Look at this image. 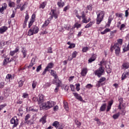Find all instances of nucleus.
<instances>
[{
  "mask_svg": "<svg viewBox=\"0 0 129 129\" xmlns=\"http://www.w3.org/2000/svg\"><path fill=\"white\" fill-rule=\"evenodd\" d=\"M37 101L39 105V107L41 110H47L50 109V108L53 107V106L56 104L55 102L52 101H49L46 103L44 102V95L42 94H40L38 96Z\"/></svg>",
  "mask_w": 129,
  "mask_h": 129,
  "instance_id": "f257e3e1",
  "label": "nucleus"
},
{
  "mask_svg": "<svg viewBox=\"0 0 129 129\" xmlns=\"http://www.w3.org/2000/svg\"><path fill=\"white\" fill-rule=\"evenodd\" d=\"M115 50V54L117 57H119L120 54V47H119V44L115 43L114 45H111L110 47L111 52H113Z\"/></svg>",
  "mask_w": 129,
  "mask_h": 129,
  "instance_id": "f03ea898",
  "label": "nucleus"
},
{
  "mask_svg": "<svg viewBox=\"0 0 129 129\" xmlns=\"http://www.w3.org/2000/svg\"><path fill=\"white\" fill-rule=\"evenodd\" d=\"M39 32V27L36 25H33L30 29L28 30V36H33L35 34H38Z\"/></svg>",
  "mask_w": 129,
  "mask_h": 129,
  "instance_id": "7ed1b4c3",
  "label": "nucleus"
},
{
  "mask_svg": "<svg viewBox=\"0 0 129 129\" xmlns=\"http://www.w3.org/2000/svg\"><path fill=\"white\" fill-rule=\"evenodd\" d=\"M104 11H99V14H97V17L96 18V24L99 25L101 22L103 20V18H104Z\"/></svg>",
  "mask_w": 129,
  "mask_h": 129,
  "instance_id": "20e7f679",
  "label": "nucleus"
},
{
  "mask_svg": "<svg viewBox=\"0 0 129 129\" xmlns=\"http://www.w3.org/2000/svg\"><path fill=\"white\" fill-rule=\"evenodd\" d=\"M10 123L11 124H13V128H15V127H17L19 125V119L17 118V116H15L12 117L10 120Z\"/></svg>",
  "mask_w": 129,
  "mask_h": 129,
  "instance_id": "39448f33",
  "label": "nucleus"
},
{
  "mask_svg": "<svg viewBox=\"0 0 129 129\" xmlns=\"http://www.w3.org/2000/svg\"><path fill=\"white\" fill-rule=\"evenodd\" d=\"M94 73L98 77H101V75L104 73V68L100 67L99 69L94 71Z\"/></svg>",
  "mask_w": 129,
  "mask_h": 129,
  "instance_id": "423d86ee",
  "label": "nucleus"
},
{
  "mask_svg": "<svg viewBox=\"0 0 129 129\" xmlns=\"http://www.w3.org/2000/svg\"><path fill=\"white\" fill-rule=\"evenodd\" d=\"M81 18L82 19V22L85 24H87V23H89L90 21H91V19L90 18H89L88 20L86 19V16L85 15V13L84 11H82L81 13Z\"/></svg>",
  "mask_w": 129,
  "mask_h": 129,
  "instance_id": "0eeeda50",
  "label": "nucleus"
},
{
  "mask_svg": "<svg viewBox=\"0 0 129 129\" xmlns=\"http://www.w3.org/2000/svg\"><path fill=\"white\" fill-rule=\"evenodd\" d=\"M51 13L52 14V15L49 17L50 21H51V20H52L53 19V18H54V19H57L58 15H57V14L55 13L54 10L52 9L51 10Z\"/></svg>",
  "mask_w": 129,
  "mask_h": 129,
  "instance_id": "6e6552de",
  "label": "nucleus"
},
{
  "mask_svg": "<svg viewBox=\"0 0 129 129\" xmlns=\"http://www.w3.org/2000/svg\"><path fill=\"white\" fill-rule=\"evenodd\" d=\"M81 27V24H78V23H76V24H74V27L70 29V34H71V35H73V33H74V31H73V29H75V28H77V29H78ZM72 31H73V32H72Z\"/></svg>",
  "mask_w": 129,
  "mask_h": 129,
  "instance_id": "1a4fd4ad",
  "label": "nucleus"
},
{
  "mask_svg": "<svg viewBox=\"0 0 129 129\" xmlns=\"http://www.w3.org/2000/svg\"><path fill=\"white\" fill-rule=\"evenodd\" d=\"M39 122H41L42 124H45L47 122V116L44 115L39 120Z\"/></svg>",
  "mask_w": 129,
  "mask_h": 129,
  "instance_id": "9d476101",
  "label": "nucleus"
},
{
  "mask_svg": "<svg viewBox=\"0 0 129 129\" xmlns=\"http://www.w3.org/2000/svg\"><path fill=\"white\" fill-rule=\"evenodd\" d=\"M88 70L87 68H84L82 69L81 72V75L82 76H86V74H87Z\"/></svg>",
  "mask_w": 129,
  "mask_h": 129,
  "instance_id": "9b49d317",
  "label": "nucleus"
},
{
  "mask_svg": "<svg viewBox=\"0 0 129 129\" xmlns=\"http://www.w3.org/2000/svg\"><path fill=\"white\" fill-rule=\"evenodd\" d=\"M58 8H63L65 6V3L62 2V0H60L57 3Z\"/></svg>",
  "mask_w": 129,
  "mask_h": 129,
  "instance_id": "f8f14e48",
  "label": "nucleus"
},
{
  "mask_svg": "<svg viewBox=\"0 0 129 129\" xmlns=\"http://www.w3.org/2000/svg\"><path fill=\"white\" fill-rule=\"evenodd\" d=\"M19 50V47H17L15 48V50L10 51V55H11V56H14L16 53H18Z\"/></svg>",
  "mask_w": 129,
  "mask_h": 129,
  "instance_id": "ddd939ff",
  "label": "nucleus"
},
{
  "mask_svg": "<svg viewBox=\"0 0 129 129\" xmlns=\"http://www.w3.org/2000/svg\"><path fill=\"white\" fill-rule=\"evenodd\" d=\"M105 80H106V79L105 77L101 78L99 79V81H98V83H97L98 87H99L100 85H101L102 82H104V81H105Z\"/></svg>",
  "mask_w": 129,
  "mask_h": 129,
  "instance_id": "4468645a",
  "label": "nucleus"
},
{
  "mask_svg": "<svg viewBox=\"0 0 129 129\" xmlns=\"http://www.w3.org/2000/svg\"><path fill=\"white\" fill-rule=\"evenodd\" d=\"M73 94L77 99H78L80 101H82V97H81L80 95L78 94L77 93H73Z\"/></svg>",
  "mask_w": 129,
  "mask_h": 129,
  "instance_id": "2eb2a0df",
  "label": "nucleus"
},
{
  "mask_svg": "<svg viewBox=\"0 0 129 129\" xmlns=\"http://www.w3.org/2000/svg\"><path fill=\"white\" fill-rule=\"evenodd\" d=\"M50 21H51L50 20V18H48V19L44 22V23L42 26V28H46V27H47L48 25L50 24Z\"/></svg>",
  "mask_w": 129,
  "mask_h": 129,
  "instance_id": "dca6fc26",
  "label": "nucleus"
},
{
  "mask_svg": "<svg viewBox=\"0 0 129 129\" xmlns=\"http://www.w3.org/2000/svg\"><path fill=\"white\" fill-rule=\"evenodd\" d=\"M8 30V28L7 26H3L0 28V34H4L5 32L7 31Z\"/></svg>",
  "mask_w": 129,
  "mask_h": 129,
  "instance_id": "f3484780",
  "label": "nucleus"
},
{
  "mask_svg": "<svg viewBox=\"0 0 129 129\" xmlns=\"http://www.w3.org/2000/svg\"><path fill=\"white\" fill-rule=\"evenodd\" d=\"M122 69H128L129 68V63L127 62H123L122 64Z\"/></svg>",
  "mask_w": 129,
  "mask_h": 129,
  "instance_id": "a211bd4d",
  "label": "nucleus"
},
{
  "mask_svg": "<svg viewBox=\"0 0 129 129\" xmlns=\"http://www.w3.org/2000/svg\"><path fill=\"white\" fill-rule=\"evenodd\" d=\"M35 61H36V58H33L31 60V62L29 66H28V68H31V67H33V66H34L35 64Z\"/></svg>",
  "mask_w": 129,
  "mask_h": 129,
  "instance_id": "6ab92c4d",
  "label": "nucleus"
},
{
  "mask_svg": "<svg viewBox=\"0 0 129 129\" xmlns=\"http://www.w3.org/2000/svg\"><path fill=\"white\" fill-rule=\"evenodd\" d=\"M51 75L54 77L55 79H57L58 78V76H57V74H56V72L54 71V70H51L50 72Z\"/></svg>",
  "mask_w": 129,
  "mask_h": 129,
  "instance_id": "aec40b11",
  "label": "nucleus"
},
{
  "mask_svg": "<svg viewBox=\"0 0 129 129\" xmlns=\"http://www.w3.org/2000/svg\"><path fill=\"white\" fill-rule=\"evenodd\" d=\"M105 108H106V103H104L101 106L100 111H105Z\"/></svg>",
  "mask_w": 129,
  "mask_h": 129,
  "instance_id": "412c9836",
  "label": "nucleus"
},
{
  "mask_svg": "<svg viewBox=\"0 0 129 129\" xmlns=\"http://www.w3.org/2000/svg\"><path fill=\"white\" fill-rule=\"evenodd\" d=\"M55 83H56L57 86L60 87V86L61 85V84L62 83V82H61V81H60V80H59L58 78H57V79H55Z\"/></svg>",
  "mask_w": 129,
  "mask_h": 129,
  "instance_id": "4be33fe9",
  "label": "nucleus"
},
{
  "mask_svg": "<svg viewBox=\"0 0 129 129\" xmlns=\"http://www.w3.org/2000/svg\"><path fill=\"white\" fill-rule=\"evenodd\" d=\"M112 20H113V18L111 17V16H109L108 20V23L107 24V26L108 27H110V24H111V22L112 21Z\"/></svg>",
  "mask_w": 129,
  "mask_h": 129,
  "instance_id": "5701e85b",
  "label": "nucleus"
},
{
  "mask_svg": "<svg viewBox=\"0 0 129 129\" xmlns=\"http://www.w3.org/2000/svg\"><path fill=\"white\" fill-rule=\"evenodd\" d=\"M17 58H18V55L14 56L10 59V60H9V62H16L17 61Z\"/></svg>",
  "mask_w": 129,
  "mask_h": 129,
  "instance_id": "b1692460",
  "label": "nucleus"
},
{
  "mask_svg": "<svg viewBox=\"0 0 129 129\" xmlns=\"http://www.w3.org/2000/svg\"><path fill=\"white\" fill-rule=\"evenodd\" d=\"M46 5H47L46 2H43V3L40 5L39 9H45V7H46Z\"/></svg>",
  "mask_w": 129,
  "mask_h": 129,
  "instance_id": "393cba45",
  "label": "nucleus"
},
{
  "mask_svg": "<svg viewBox=\"0 0 129 129\" xmlns=\"http://www.w3.org/2000/svg\"><path fill=\"white\" fill-rule=\"evenodd\" d=\"M75 124H76L77 127H80V126H81V122H80L78 120H75Z\"/></svg>",
  "mask_w": 129,
  "mask_h": 129,
  "instance_id": "a878e982",
  "label": "nucleus"
},
{
  "mask_svg": "<svg viewBox=\"0 0 129 129\" xmlns=\"http://www.w3.org/2000/svg\"><path fill=\"white\" fill-rule=\"evenodd\" d=\"M120 113L119 112H118L114 115H113L112 117L114 119H117V118H118L119 117Z\"/></svg>",
  "mask_w": 129,
  "mask_h": 129,
  "instance_id": "bb28decb",
  "label": "nucleus"
},
{
  "mask_svg": "<svg viewBox=\"0 0 129 129\" xmlns=\"http://www.w3.org/2000/svg\"><path fill=\"white\" fill-rule=\"evenodd\" d=\"M23 50L22 51V54L23 55V57L26 58V56H27V50L26 49L23 48Z\"/></svg>",
  "mask_w": 129,
  "mask_h": 129,
  "instance_id": "cd10ccee",
  "label": "nucleus"
},
{
  "mask_svg": "<svg viewBox=\"0 0 129 129\" xmlns=\"http://www.w3.org/2000/svg\"><path fill=\"white\" fill-rule=\"evenodd\" d=\"M53 126H54L56 127V128H57L59 126V122L57 121H55L53 123H52Z\"/></svg>",
  "mask_w": 129,
  "mask_h": 129,
  "instance_id": "c85d7f7f",
  "label": "nucleus"
},
{
  "mask_svg": "<svg viewBox=\"0 0 129 129\" xmlns=\"http://www.w3.org/2000/svg\"><path fill=\"white\" fill-rule=\"evenodd\" d=\"M63 107L66 110L68 111L69 110V107H68V104L66 102H63Z\"/></svg>",
  "mask_w": 129,
  "mask_h": 129,
  "instance_id": "c756f323",
  "label": "nucleus"
},
{
  "mask_svg": "<svg viewBox=\"0 0 129 129\" xmlns=\"http://www.w3.org/2000/svg\"><path fill=\"white\" fill-rule=\"evenodd\" d=\"M92 25H93V22H90L89 24H87L86 26H85V29H88V28H90V27H92Z\"/></svg>",
  "mask_w": 129,
  "mask_h": 129,
  "instance_id": "7c9ffc66",
  "label": "nucleus"
},
{
  "mask_svg": "<svg viewBox=\"0 0 129 129\" xmlns=\"http://www.w3.org/2000/svg\"><path fill=\"white\" fill-rule=\"evenodd\" d=\"M53 63L50 62L47 65V66L45 68L47 70L48 69H51L52 68H53Z\"/></svg>",
  "mask_w": 129,
  "mask_h": 129,
  "instance_id": "2f4dec72",
  "label": "nucleus"
},
{
  "mask_svg": "<svg viewBox=\"0 0 129 129\" xmlns=\"http://www.w3.org/2000/svg\"><path fill=\"white\" fill-rule=\"evenodd\" d=\"M9 7H10V8H15V6H16V4H15V2H9L8 4Z\"/></svg>",
  "mask_w": 129,
  "mask_h": 129,
  "instance_id": "473e14b6",
  "label": "nucleus"
},
{
  "mask_svg": "<svg viewBox=\"0 0 129 129\" xmlns=\"http://www.w3.org/2000/svg\"><path fill=\"white\" fill-rule=\"evenodd\" d=\"M1 8L5 10H7V9H8V4H7V3H3L2 5Z\"/></svg>",
  "mask_w": 129,
  "mask_h": 129,
  "instance_id": "72a5a7b5",
  "label": "nucleus"
},
{
  "mask_svg": "<svg viewBox=\"0 0 129 129\" xmlns=\"http://www.w3.org/2000/svg\"><path fill=\"white\" fill-rule=\"evenodd\" d=\"M34 22H35V20H33L32 19L30 20V21L28 24V28H30L33 25V24H34Z\"/></svg>",
  "mask_w": 129,
  "mask_h": 129,
  "instance_id": "f704fd0d",
  "label": "nucleus"
},
{
  "mask_svg": "<svg viewBox=\"0 0 129 129\" xmlns=\"http://www.w3.org/2000/svg\"><path fill=\"white\" fill-rule=\"evenodd\" d=\"M18 84L19 87H22L23 85H24V81H23L22 80H20L18 82Z\"/></svg>",
  "mask_w": 129,
  "mask_h": 129,
  "instance_id": "c9c22d12",
  "label": "nucleus"
},
{
  "mask_svg": "<svg viewBox=\"0 0 129 129\" xmlns=\"http://www.w3.org/2000/svg\"><path fill=\"white\" fill-rule=\"evenodd\" d=\"M37 84H38V83H37V82L36 81L33 82L32 86L33 89H34V88H36V87L37 86Z\"/></svg>",
  "mask_w": 129,
  "mask_h": 129,
  "instance_id": "e433bc0d",
  "label": "nucleus"
},
{
  "mask_svg": "<svg viewBox=\"0 0 129 129\" xmlns=\"http://www.w3.org/2000/svg\"><path fill=\"white\" fill-rule=\"evenodd\" d=\"M29 111H33L35 112H37V111H38V109H34V108L30 107L29 108Z\"/></svg>",
  "mask_w": 129,
  "mask_h": 129,
  "instance_id": "4c0bfd02",
  "label": "nucleus"
},
{
  "mask_svg": "<svg viewBox=\"0 0 129 129\" xmlns=\"http://www.w3.org/2000/svg\"><path fill=\"white\" fill-rule=\"evenodd\" d=\"M88 50H89L88 47H84L82 49V52L83 53H85L87 51H88Z\"/></svg>",
  "mask_w": 129,
  "mask_h": 129,
  "instance_id": "58836bf2",
  "label": "nucleus"
},
{
  "mask_svg": "<svg viewBox=\"0 0 129 129\" xmlns=\"http://www.w3.org/2000/svg\"><path fill=\"white\" fill-rule=\"evenodd\" d=\"M125 29V25L124 24H122L120 25L119 30L120 31H122V30H124Z\"/></svg>",
  "mask_w": 129,
  "mask_h": 129,
  "instance_id": "ea45409f",
  "label": "nucleus"
},
{
  "mask_svg": "<svg viewBox=\"0 0 129 129\" xmlns=\"http://www.w3.org/2000/svg\"><path fill=\"white\" fill-rule=\"evenodd\" d=\"M75 14L77 18H78L79 20H81V16L79 15V14H78V11L77 10L76 11Z\"/></svg>",
  "mask_w": 129,
  "mask_h": 129,
  "instance_id": "a19ab883",
  "label": "nucleus"
},
{
  "mask_svg": "<svg viewBox=\"0 0 129 129\" xmlns=\"http://www.w3.org/2000/svg\"><path fill=\"white\" fill-rule=\"evenodd\" d=\"M93 61H95V57L92 56L88 60L89 63H92Z\"/></svg>",
  "mask_w": 129,
  "mask_h": 129,
  "instance_id": "79ce46f5",
  "label": "nucleus"
},
{
  "mask_svg": "<svg viewBox=\"0 0 129 129\" xmlns=\"http://www.w3.org/2000/svg\"><path fill=\"white\" fill-rule=\"evenodd\" d=\"M7 60H10V58H7L6 59H5L3 61V66H6L8 64V61Z\"/></svg>",
  "mask_w": 129,
  "mask_h": 129,
  "instance_id": "37998d69",
  "label": "nucleus"
},
{
  "mask_svg": "<svg viewBox=\"0 0 129 129\" xmlns=\"http://www.w3.org/2000/svg\"><path fill=\"white\" fill-rule=\"evenodd\" d=\"M77 54H78V53L76 51H75L73 52L72 56L73 57V58H76Z\"/></svg>",
  "mask_w": 129,
  "mask_h": 129,
  "instance_id": "c03bdc74",
  "label": "nucleus"
},
{
  "mask_svg": "<svg viewBox=\"0 0 129 129\" xmlns=\"http://www.w3.org/2000/svg\"><path fill=\"white\" fill-rule=\"evenodd\" d=\"M27 124H34V122L32 120H27L25 122Z\"/></svg>",
  "mask_w": 129,
  "mask_h": 129,
  "instance_id": "a18cd8bd",
  "label": "nucleus"
},
{
  "mask_svg": "<svg viewBox=\"0 0 129 129\" xmlns=\"http://www.w3.org/2000/svg\"><path fill=\"white\" fill-rule=\"evenodd\" d=\"M30 117H31V115H30V114H27L25 117V122L26 121H27L28 119H29V118H30Z\"/></svg>",
  "mask_w": 129,
  "mask_h": 129,
  "instance_id": "49530a36",
  "label": "nucleus"
},
{
  "mask_svg": "<svg viewBox=\"0 0 129 129\" xmlns=\"http://www.w3.org/2000/svg\"><path fill=\"white\" fill-rule=\"evenodd\" d=\"M76 90L77 91H79L80 90V84L78 83L76 84Z\"/></svg>",
  "mask_w": 129,
  "mask_h": 129,
  "instance_id": "de8ad7c7",
  "label": "nucleus"
},
{
  "mask_svg": "<svg viewBox=\"0 0 129 129\" xmlns=\"http://www.w3.org/2000/svg\"><path fill=\"white\" fill-rule=\"evenodd\" d=\"M127 77V76L123 73L121 76V80H124Z\"/></svg>",
  "mask_w": 129,
  "mask_h": 129,
  "instance_id": "09e8293b",
  "label": "nucleus"
},
{
  "mask_svg": "<svg viewBox=\"0 0 129 129\" xmlns=\"http://www.w3.org/2000/svg\"><path fill=\"white\" fill-rule=\"evenodd\" d=\"M47 53H49L50 54H52L53 53V51H52V47H49L47 49Z\"/></svg>",
  "mask_w": 129,
  "mask_h": 129,
  "instance_id": "8fccbe9b",
  "label": "nucleus"
},
{
  "mask_svg": "<svg viewBox=\"0 0 129 129\" xmlns=\"http://www.w3.org/2000/svg\"><path fill=\"white\" fill-rule=\"evenodd\" d=\"M29 14L28 13H26L25 17V21L24 22H28V20H29Z\"/></svg>",
  "mask_w": 129,
  "mask_h": 129,
  "instance_id": "3c124183",
  "label": "nucleus"
},
{
  "mask_svg": "<svg viewBox=\"0 0 129 129\" xmlns=\"http://www.w3.org/2000/svg\"><path fill=\"white\" fill-rule=\"evenodd\" d=\"M73 48H75V44L72 43L68 47L69 49H72Z\"/></svg>",
  "mask_w": 129,
  "mask_h": 129,
  "instance_id": "603ef678",
  "label": "nucleus"
},
{
  "mask_svg": "<svg viewBox=\"0 0 129 129\" xmlns=\"http://www.w3.org/2000/svg\"><path fill=\"white\" fill-rule=\"evenodd\" d=\"M64 29H67L68 31L70 30V25H65L64 26Z\"/></svg>",
  "mask_w": 129,
  "mask_h": 129,
  "instance_id": "864d4df0",
  "label": "nucleus"
},
{
  "mask_svg": "<svg viewBox=\"0 0 129 129\" xmlns=\"http://www.w3.org/2000/svg\"><path fill=\"white\" fill-rule=\"evenodd\" d=\"M113 104V100H111L108 102V106H111Z\"/></svg>",
  "mask_w": 129,
  "mask_h": 129,
  "instance_id": "5fc2aeb1",
  "label": "nucleus"
},
{
  "mask_svg": "<svg viewBox=\"0 0 129 129\" xmlns=\"http://www.w3.org/2000/svg\"><path fill=\"white\" fill-rule=\"evenodd\" d=\"M5 106H7V104H6L0 105V111L2 110V109H4V107Z\"/></svg>",
  "mask_w": 129,
  "mask_h": 129,
  "instance_id": "6e6d98bb",
  "label": "nucleus"
},
{
  "mask_svg": "<svg viewBox=\"0 0 129 129\" xmlns=\"http://www.w3.org/2000/svg\"><path fill=\"white\" fill-rule=\"evenodd\" d=\"M41 69H42V65L41 64H40L38 67H37V69H36V72H39V71H40V70H41Z\"/></svg>",
  "mask_w": 129,
  "mask_h": 129,
  "instance_id": "4d7b16f0",
  "label": "nucleus"
},
{
  "mask_svg": "<svg viewBox=\"0 0 129 129\" xmlns=\"http://www.w3.org/2000/svg\"><path fill=\"white\" fill-rule=\"evenodd\" d=\"M22 97H23V98H28V97H29V94L27 93H24Z\"/></svg>",
  "mask_w": 129,
  "mask_h": 129,
  "instance_id": "13d9d810",
  "label": "nucleus"
},
{
  "mask_svg": "<svg viewBox=\"0 0 129 129\" xmlns=\"http://www.w3.org/2000/svg\"><path fill=\"white\" fill-rule=\"evenodd\" d=\"M70 7L69 6V5L65 7L63 9V12H67L68 11V10H69Z\"/></svg>",
  "mask_w": 129,
  "mask_h": 129,
  "instance_id": "bf43d9fd",
  "label": "nucleus"
},
{
  "mask_svg": "<svg viewBox=\"0 0 129 129\" xmlns=\"http://www.w3.org/2000/svg\"><path fill=\"white\" fill-rule=\"evenodd\" d=\"M70 87H71V90L73 92H74L75 90V86H74V85H71Z\"/></svg>",
  "mask_w": 129,
  "mask_h": 129,
  "instance_id": "052dcab7",
  "label": "nucleus"
},
{
  "mask_svg": "<svg viewBox=\"0 0 129 129\" xmlns=\"http://www.w3.org/2000/svg\"><path fill=\"white\" fill-rule=\"evenodd\" d=\"M5 10L4 8H0V13L4 15V14H5Z\"/></svg>",
  "mask_w": 129,
  "mask_h": 129,
  "instance_id": "680f3d73",
  "label": "nucleus"
},
{
  "mask_svg": "<svg viewBox=\"0 0 129 129\" xmlns=\"http://www.w3.org/2000/svg\"><path fill=\"white\" fill-rule=\"evenodd\" d=\"M118 101L119 102V104H122V102H123V99H122V98H120L118 99Z\"/></svg>",
  "mask_w": 129,
  "mask_h": 129,
  "instance_id": "e2e57ef3",
  "label": "nucleus"
},
{
  "mask_svg": "<svg viewBox=\"0 0 129 129\" xmlns=\"http://www.w3.org/2000/svg\"><path fill=\"white\" fill-rule=\"evenodd\" d=\"M58 109H59V107L58 106V105H56L55 106H54L53 107V110L54 111H57V110H58Z\"/></svg>",
  "mask_w": 129,
  "mask_h": 129,
  "instance_id": "0e129e2a",
  "label": "nucleus"
},
{
  "mask_svg": "<svg viewBox=\"0 0 129 129\" xmlns=\"http://www.w3.org/2000/svg\"><path fill=\"white\" fill-rule=\"evenodd\" d=\"M5 87V83L4 82H2L0 84V88H4Z\"/></svg>",
  "mask_w": 129,
  "mask_h": 129,
  "instance_id": "69168bd1",
  "label": "nucleus"
},
{
  "mask_svg": "<svg viewBox=\"0 0 129 129\" xmlns=\"http://www.w3.org/2000/svg\"><path fill=\"white\" fill-rule=\"evenodd\" d=\"M122 39H119L117 40V42L118 44H120V45H121L122 44Z\"/></svg>",
  "mask_w": 129,
  "mask_h": 129,
  "instance_id": "338daca9",
  "label": "nucleus"
},
{
  "mask_svg": "<svg viewBox=\"0 0 129 129\" xmlns=\"http://www.w3.org/2000/svg\"><path fill=\"white\" fill-rule=\"evenodd\" d=\"M87 9L89 11H92V6L91 5H89L87 6Z\"/></svg>",
  "mask_w": 129,
  "mask_h": 129,
  "instance_id": "774afa93",
  "label": "nucleus"
}]
</instances>
